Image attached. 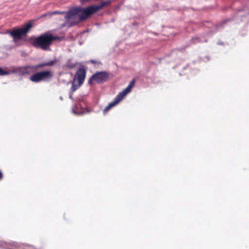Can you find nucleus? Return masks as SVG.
Listing matches in <instances>:
<instances>
[{
    "label": "nucleus",
    "instance_id": "f257e3e1",
    "mask_svg": "<svg viewBox=\"0 0 249 249\" xmlns=\"http://www.w3.org/2000/svg\"><path fill=\"white\" fill-rule=\"evenodd\" d=\"M107 3L108 1L102 2L99 4L93 5L87 7H79L73 8L67 12L66 18L68 19H70L73 17L78 15L79 20L80 21H83L89 18L91 15L102 9Z\"/></svg>",
    "mask_w": 249,
    "mask_h": 249
},
{
    "label": "nucleus",
    "instance_id": "f03ea898",
    "mask_svg": "<svg viewBox=\"0 0 249 249\" xmlns=\"http://www.w3.org/2000/svg\"><path fill=\"white\" fill-rule=\"evenodd\" d=\"M60 37L54 36L50 33H45L36 37L32 42V45L36 48L48 50L54 40H59Z\"/></svg>",
    "mask_w": 249,
    "mask_h": 249
},
{
    "label": "nucleus",
    "instance_id": "7ed1b4c3",
    "mask_svg": "<svg viewBox=\"0 0 249 249\" xmlns=\"http://www.w3.org/2000/svg\"><path fill=\"white\" fill-rule=\"evenodd\" d=\"M56 59L47 62H44L34 66H27L15 68L12 72L16 73L20 75L29 74L31 72L36 71L38 69L45 66H53L56 62Z\"/></svg>",
    "mask_w": 249,
    "mask_h": 249
},
{
    "label": "nucleus",
    "instance_id": "20e7f679",
    "mask_svg": "<svg viewBox=\"0 0 249 249\" xmlns=\"http://www.w3.org/2000/svg\"><path fill=\"white\" fill-rule=\"evenodd\" d=\"M33 21H30L25 24L23 27L14 29L10 32V35L14 39H21L24 36H26L31 28L33 27Z\"/></svg>",
    "mask_w": 249,
    "mask_h": 249
},
{
    "label": "nucleus",
    "instance_id": "39448f33",
    "mask_svg": "<svg viewBox=\"0 0 249 249\" xmlns=\"http://www.w3.org/2000/svg\"><path fill=\"white\" fill-rule=\"evenodd\" d=\"M53 76V72L50 71H41L32 74L30 77V80L33 82L38 83L42 81H48Z\"/></svg>",
    "mask_w": 249,
    "mask_h": 249
},
{
    "label": "nucleus",
    "instance_id": "423d86ee",
    "mask_svg": "<svg viewBox=\"0 0 249 249\" xmlns=\"http://www.w3.org/2000/svg\"><path fill=\"white\" fill-rule=\"evenodd\" d=\"M135 80H132L129 83L128 86L121 92H120L115 98L114 100L110 103V108L115 105H117L121 102L124 97L131 91L132 89L134 86Z\"/></svg>",
    "mask_w": 249,
    "mask_h": 249
},
{
    "label": "nucleus",
    "instance_id": "0eeeda50",
    "mask_svg": "<svg viewBox=\"0 0 249 249\" xmlns=\"http://www.w3.org/2000/svg\"><path fill=\"white\" fill-rule=\"evenodd\" d=\"M108 77V74L107 72H97L93 74L89 78L88 83L90 85H93L95 82L102 83L105 81H106L107 80Z\"/></svg>",
    "mask_w": 249,
    "mask_h": 249
},
{
    "label": "nucleus",
    "instance_id": "6e6552de",
    "mask_svg": "<svg viewBox=\"0 0 249 249\" xmlns=\"http://www.w3.org/2000/svg\"><path fill=\"white\" fill-rule=\"evenodd\" d=\"M86 70L84 68L78 69L75 73L74 80H77L79 85H82L86 78Z\"/></svg>",
    "mask_w": 249,
    "mask_h": 249
},
{
    "label": "nucleus",
    "instance_id": "1a4fd4ad",
    "mask_svg": "<svg viewBox=\"0 0 249 249\" xmlns=\"http://www.w3.org/2000/svg\"><path fill=\"white\" fill-rule=\"evenodd\" d=\"M82 85H79V83H78V84H75V80H73V81L72 83V86L71 88V90L72 92H74L79 87H80Z\"/></svg>",
    "mask_w": 249,
    "mask_h": 249
},
{
    "label": "nucleus",
    "instance_id": "9d476101",
    "mask_svg": "<svg viewBox=\"0 0 249 249\" xmlns=\"http://www.w3.org/2000/svg\"><path fill=\"white\" fill-rule=\"evenodd\" d=\"M9 73V71H4L0 67V75H8Z\"/></svg>",
    "mask_w": 249,
    "mask_h": 249
},
{
    "label": "nucleus",
    "instance_id": "9b49d317",
    "mask_svg": "<svg viewBox=\"0 0 249 249\" xmlns=\"http://www.w3.org/2000/svg\"><path fill=\"white\" fill-rule=\"evenodd\" d=\"M192 40L194 41V43L195 44L199 43V42H203V41L200 38H198V37L193 38Z\"/></svg>",
    "mask_w": 249,
    "mask_h": 249
},
{
    "label": "nucleus",
    "instance_id": "f8f14e48",
    "mask_svg": "<svg viewBox=\"0 0 249 249\" xmlns=\"http://www.w3.org/2000/svg\"><path fill=\"white\" fill-rule=\"evenodd\" d=\"M90 62L93 64L97 65L98 66L101 65V63L99 61L91 60H90Z\"/></svg>",
    "mask_w": 249,
    "mask_h": 249
},
{
    "label": "nucleus",
    "instance_id": "ddd939ff",
    "mask_svg": "<svg viewBox=\"0 0 249 249\" xmlns=\"http://www.w3.org/2000/svg\"><path fill=\"white\" fill-rule=\"evenodd\" d=\"M109 110V104L105 107L103 110V114L106 115Z\"/></svg>",
    "mask_w": 249,
    "mask_h": 249
},
{
    "label": "nucleus",
    "instance_id": "4468645a",
    "mask_svg": "<svg viewBox=\"0 0 249 249\" xmlns=\"http://www.w3.org/2000/svg\"><path fill=\"white\" fill-rule=\"evenodd\" d=\"M3 178V173H2L1 170H0V180H1Z\"/></svg>",
    "mask_w": 249,
    "mask_h": 249
},
{
    "label": "nucleus",
    "instance_id": "2eb2a0df",
    "mask_svg": "<svg viewBox=\"0 0 249 249\" xmlns=\"http://www.w3.org/2000/svg\"><path fill=\"white\" fill-rule=\"evenodd\" d=\"M77 23V22H75L74 23H71V25H75V24H76Z\"/></svg>",
    "mask_w": 249,
    "mask_h": 249
},
{
    "label": "nucleus",
    "instance_id": "dca6fc26",
    "mask_svg": "<svg viewBox=\"0 0 249 249\" xmlns=\"http://www.w3.org/2000/svg\"><path fill=\"white\" fill-rule=\"evenodd\" d=\"M72 94H71V95H70V98L71 99H72Z\"/></svg>",
    "mask_w": 249,
    "mask_h": 249
},
{
    "label": "nucleus",
    "instance_id": "f3484780",
    "mask_svg": "<svg viewBox=\"0 0 249 249\" xmlns=\"http://www.w3.org/2000/svg\"><path fill=\"white\" fill-rule=\"evenodd\" d=\"M204 42H207V40L206 39H205V40H204Z\"/></svg>",
    "mask_w": 249,
    "mask_h": 249
},
{
    "label": "nucleus",
    "instance_id": "a211bd4d",
    "mask_svg": "<svg viewBox=\"0 0 249 249\" xmlns=\"http://www.w3.org/2000/svg\"><path fill=\"white\" fill-rule=\"evenodd\" d=\"M218 44H222L221 43H218Z\"/></svg>",
    "mask_w": 249,
    "mask_h": 249
}]
</instances>
